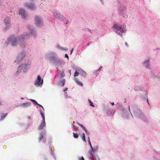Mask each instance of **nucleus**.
Wrapping results in <instances>:
<instances>
[{
  "instance_id": "obj_1",
  "label": "nucleus",
  "mask_w": 160,
  "mask_h": 160,
  "mask_svg": "<svg viewBox=\"0 0 160 160\" xmlns=\"http://www.w3.org/2000/svg\"><path fill=\"white\" fill-rule=\"evenodd\" d=\"M29 32H24L22 34L18 36H12L8 39V43L10 44L12 46L19 45L21 48H25L27 47V44L24 39L30 37H35L37 33L35 29L31 25L28 26Z\"/></svg>"
},
{
  "instance_id": "obj_2",
  "label": "nucleus",
  "mask_w": 160,
  "mask_h": 160,
  "mask_svg": "<svg viewBox=\"0 0 160 160\" xmlns=\"http://www.w3.org/2000/svg\"><path fill=\"white\" fill-rule=\"evenodd\" d=\"M128 109L132 118H140L145 122L148 121L147 117L136 105L132 104L129 106Z\"/></svg>"
},
{
  "instance_id": "obj_3",
  "label": "nucleus",
  "mask_w": 160,
  "mask_h": 160,
  "mask_svg": "<svg viewBox=\"0 0 160 160\" xmlns=\"http://www.w3.org/2000/svg\"><path fill=\"white\" fill-rule=\"evenodd\" d=\"M112 28L118 35L121 37L122 36L123 33H125L127 31L125 25H121L118 23L114 24Z\"/></svg>"
},
{
  "instance_id": "obj_4",
  "label": "nucleus",
  "mask_w": 160,
  "mask_h": 160,
  "mask_svg": "<svg viewBox=\"0 0 160 160\" xmlns=\"http://www.w3.org/2000/svg\"><path fill=\"white\" fill-rule=\"evenodd\" d=\"M31 64V62L29 60L26 61L24 63L19 66L18 67V71L22 70L23 72H27L30 68Z\"/></svg>"
},
{
  "instance_id": "obj_5",
  "label": "nucleus",
  "mask_w": 160,
  "mask_h": 160,
  "mask_svg": "<svg viewBox=\"0 0 160 160\" xmlns=\"http://www.w3.org/2000/svg\"><path fill=\"white\" fill-rule=\"evenodd\" d=\"M26 56V52H20L17 57L16 60L14 62V64H18Z\"/></svg>"
},
{
  "instance_id": "obj_6",
  "label": "nucleus",
  "mask_w": 160,
  "mask_h": 160,
  "mask_svg": "<svg viewBox=\"0 0 160 160\" xmlns=\"http://www.w3.org/2000/svg\"><path fill=\"white\" fill-rule=\"evenodd\" d=\"M34 84L37 87H42L43 83V79L38 75L37 76L34 82Z\"/></svg>"
},
{
  "instance_id": "obj_7",
  "label": "nucleus",
  "mask_w": 160,
  "mask_h": 160,
  "mask_svg": "<svg viewBox=\"0 0 160 160\" xmlns=\"http://www.w3.org/2000/svg\"><path fill=\"white\" fill-rule=\"evenodd\" d=\"M104 110L106 113L110 116H113L115 112V110L110 108L108 107V105H107V107L104 108Z\"/></svg>"
},
{
  "instance_id": "obj_8",
  "label": "nucleus",
  "mask_w": 160,
  "mask_h": 160,
  "mask_svg": "<svg viewBox=\"0 0 160 160\" xmlns=\"http://www.w3.org/2000/svg\"><path fill=\"white\" fill-rule=\"evenodd\" d=\"M35 24L38 27H40L42 24L43 21L42 17L39 16H36L34 18Z\"/></svg>"
},
{
  "instance_id": "obj_9",
  "label": "nucleus",
  "mask_w": 160,
  "mask_h": 160,
  "mask_svg": "<svg viewBox=\"0 0 160 160\" xmlns=\"http://www.w3.org/2000/svg\"><path fill=\"white\" fill-rule=\"evenodd\" d=\"M47 57L49 59H54L58 57V55L57 53L55 52H51L48 53L47 55Z\"/></svg>"
},
{
  "instance_id": "obj_10",
  "label": "nucleus",
  "mask_w": 160,
  "mask_h": 160,
  "mask_svg": "<svg viewBox=\"0 0 160 160\" xmlns=\"http://www.w3.org/2000/svg\"><path fill=\"white\" fill-rule=\"evenodd\" d=\"M142 64L146 68L148 69H150V58H148L145 59L142 62Z\"/></svg>"
},
{
  "instance_id": "obj_11",
  "label": "nucleus",
  "mask_w": 160,
  "mask_h": 160,
  "mask_svg": "<svg viewBox=\"0 0 160 160\" xmlns=\"http://www.w3.org/2000/svg\"><path fill=\"white\" fill-rule=\"evenodd\" d=\"M19 14L20 15L22 18L25 19L27 18L28 16L27 13L23 9H20L19 11Z\"/></svg>"
},
{
  "instance_id": "obj_12",
  "label": "nucleus",
  "mask_w": 160,
  "mask_h": 160,
  "mask_svg": "<svg viewBox=\"0 0 160 160\" xmlns=\"http://www.w3.org/2000/svg\"><path fill=\"white\" fill-rule=\"evenodd\" d=\"M24 6L25 7L31 10H33L36 9L35 5L32 3L26 2L24 4Z\"/></svg>"
},
{
  "instance_id": "obj_13",
  "label": "nucleus",
  "mask_w": 160,
  "mask_h": 160,
  "mask_svg": "<svg viewBox=\"0 0 160 160\" xmlns=\"http://www.w3.org/2000/svg\"><path fill=\"white\" fill-rule=\"evenodd\" d=\"M88 157L90 160H100L98 156H93L92 152H88Z\"/></svg>"
},
{
  "instance_id": "obj_14",
  "label": "nucleus",
  "mask_w": 160,
  "mask_h": 160,
  "mask_svg": "<svg viewBox=\"0 0 160 160\" xmlns=\"http://www.w3.org/2000/svg\"><path fill=\"white\" fill-rule=\"evenodd\" d=\"M54 16L56 18L60 20L64 21L66 20V19L64 17L59 13H56L54 15Z\"/></svg>"
},
{
  "instance_id": "obj_15",
  "label": "nucleus",
  "mask_w": 160,
  "mask_h": 160,
  "mask_svg": "<svg viewBox=\"0 0 160 160\" xmlns=\"http://www.w3.org/2000/svg\"><path fill=\"white\" fill-rule=\"evenodd\" d=\"M65 63V62L63 60H61L58 61H57L55 62L54 64L57 67L60 66L62 67Z\"/></svg>"
},
{
  "instance_id": "obj_16",
  "label": "nucleus",
  "mask_w": 160,
  "mask_h": 160,
  "mask_svg": "<svg viewBox=\"0 0 160 160\" xmlns=\"http://www.w3.org/2000/svg\"><path fill=\"white\" fill-rule=\"evenodd\" d=\"M66 80L63 78H60L57 82V85L59 86L63 87L65 82Z\"/></svg>"
},
{
  "instance_id": "obj_17",
  "label": "nucleus",
  "mask_w": 160,
  "mask_h": 160,
  "mask_svg": "<svg viewBox=\"0 0 160 160\" xmlns=\"http://www.w3.org/2000/svg\"><path fill=\"white\" fill-rule=\"evenodd\" d=\"M31 105V103L28 102L21 103L19 106L23 108H27L30 107Z\"/></svg>"
},
{
  "instance_id": "obj_18",
  "label": "nucleus",
  "mask_w": 160,
  "mask_h": 160,
  "mask_svg": "<svg viewBox=\"0 0 160 160\" xmlns=\"http://www.w3.org/2000/svg\"><path fill=\"white\" fill-rule=\"evenodd\" d=\"M77 70L79 72L80 74L82 76L84 77H86L87 75V73L82 69L78 68L77 69Z\"/></svg>"
},
{
  "instance_id": "obj_19",
  "label": "nucleus",
  "mask_w": 160,
  "mask_h": 160,
  "mask_svg": "<svg viewBox=\"0 0 160 160\" xmlns=\"http://www.w3.org/2000/svg\"><path fill=\"white\" fill-rule=\"evenodd\" d=\"M4 23L6 26L8 28L10 26V19L9 17H6L4 19Z\"/></svg>"
},
{
  "instance_id": "obj_20",
  "label": "nucleus",
  "mask_w": 160,
  "mask_h": 160,
  "mask_svg": "<svg viewBox=\"0 0 160 160\" xmlns=\"http://www.w3.org/2000/svg\"><path fill=\"white\" fill-rule=\"evenodd\" d=\"M45 134L46 132L45 131H43L40 133V136L38 138L39 141H40L42 138H44Z\"/></svg>"
},
{
  "instance_id": "obj_21",
  "label": "nucleus",
  "mask_w": 160,
  "mask_h": 160,
  "mask_svg": "<svg viewBox=\"0 0 160 160\" xmlns=\"http://www.w3.org/2000/svg\"><path fill=\"white\" fill-rule=\"evenodd\" d=\"M73 79L78 85L81 87H82L83 86V84L82 83L79 81L77 78H74Z\"/></svg>"
},
{
  "instance_id": "obj_22",
  "label": "nucleus",
  "mask_w": 160,
  "mask_h": 160,
  "mask_svg": "<svg viewBox=\"0 0 160 160\" xmlns=\"http://www.w3.org/2000/svg\"><path fill=\"white\" fill-rule=\"evenodd\" d=\"M45 126V121H42L41 124L38 127L39 130H41Z\"/></svg>"
},
{
  "instance_id": "obj_23",
  "label": "nucleus",
  "mask_w": 160,
  "mask_h": 160,
  "mask_svg": "<svg viewBox=\"0 0 160 160\" xmlns=\"http://www.w3.org/2000/svg\"><path fill=\"white\" fill-rule=\"evenodd\" d=\"M122 116L124 118L128 119L129 118V115L127 112L125 111L123 112Z\"/></svg>"
},
{
  "instance_id": "obj_24",
  "label": "nucleus",
  "mask_w": 160,
  "mask_h": 160,
  "mask_svg": "<svg viewBox=\"0 0 160 160\" xmlns=\"http://www.w3.org/2000/svg\"><path fill=\"white\" fill-rule=\"evenodd\" d=\"M98 146L97 145L94 146L92 150L90 152H92H92H94L97 151L98 149Z\"/></svg>"
},
{
  "instance_id": "obj_25",
  "label": "nucleus",
  "mask_w": 160,
  "mask_h": 160,
  "mask_svg": "<svg viewBox=\"0 0 160 160\" xmlns=\"http://www.w3.org/2000/svg\"><path fill=\"white\" fill-rule=\"evenodd\" d=\"M40 112L42 119L43 121H45V117L44 113L41 110H40Z\"/></svg>"
},
{
  "instance_id": "obj_26",
  "label": "nucleus",
  "mask_w": 160,
  "mask_h": 160,
  "mask_svg": "<svg viewBox=\"0 0 160 160\" xmlns=\"http://www.w3.org/2000/svg\"><path fill=\"white\" fill-rule=\"evenodd\" d=\"M8 113H4L2 114L1 115V119H3L7 115Z\"/></svg>"
},
{
  "instance_id": "obj_27",
  "label": "nucleus",
  "mask_w": 160,
  "mask_h": 160,
  "mask_svg": "<svg viewBox=\"0 0 160 160\" xmlns=\"http://www.w3.org/2000/svg\"><path fill=\"white\" fill-rule=\"evenodd\" d=\"M65 74L64 73V71H61L59 73V76L61 77H63L65 76Z\"/></svg>"
},
{
  "instance_id": "obj_28",
  "label": "nucleus",
  "mask_w": 160,
  "mask_h": 160,
  "mask_svg": "<svg viewBox=\"0 0 160 160\" xmlns=\"http://www.w3.org/2000/svg\"><path fill=\"white\" fill-rule=\"evenodd\" d=\"M88 102L89 103H90V105L91 106L93 107H95V106H94V105L93 104V103H92V101L90 100V99H88Z\"/></svg>"
},
{
  "instance_id": "obj_29",
  "label": "nucleus",
  "mask_w": 160,
  "mask_h": 160,
  "mask_svg": "<svg viewBox=\"0 0 160 160\" xmlns=\"http://www.w3.org/2000/svg\"><path fill=\"white\" fill-rule=\"evenodd\" d=\"M81 137H82V140L83 141L86 142V140L85 139V134L84 133H83L82 134V135L81 136Z\"/></svg>"
},
{
  "instance_id": "obj_30",
  "label": "nucleus",
  "mask_w": 160,
  "mask_h": 160,
  "mask_svg": "<svg viewBox=\"0 0 160 160\" xmlns=\"http://www.w3.org/2000/svg\"><path fill=\"white\" fill-rule=\"evenodd\" d=\"M79 72L76 70V71L74 72V77H76L78 76Z\"/></svg>"
},
{
  "instance_id": "obj_31",
  "label": "nucleus",
  "mask_w": 160,
  "mask_h": 160,
  "mask_svg": "<svg viewBox=\"0 0 160 160\" xmlns=\"http://www.w3.org/2000/svg\"><path fill=\"white\" fill-rule=\"evenodd\" d=\"M64 96L66 98H69L70 97L68 96V93L67 92H65L64 93Z\"/></svg>"
},
{
  "instance_id": "obj_32",
  "label": "nucleus",
  "mask_w": 160,
  "mask_h": 160,
  "mask_svg": "<svg viewBox=\"0 0 160 160\" xmlns=\"http://www.w3.org/2000/svg\"><path fill=\"white\" fill-rule=\"evenodd\" d=\"M82 30L85 32H88L90 31V30L88 28H84Z\"/></svg>"
},
{
  "instance_id": "obj_33",
  "label": "nucleus",
  "mask_w": 160,
  "mask_h": 160,
  "mask_svg": "<svg viewBox=\"0 0 160 160\" xmlns=\"http://www.w3.org/2000/svg\"><path fill=\"white\" fill-rule=\"evenodd\" d=\"M73 137H74V138H77L78 137V135L77 133H75L74 132H73Z\"/></svg>"
},
{
  "instance_id": "obj_34",
  "label": "nucleus",
  "mask_w": 160,
  "mask_h": 160,
  "mask_svg": "<svg viewBox=\"0 0 160 160\" xmlns=\"http://www.w3.org/2000/svg\"><path fill=\"white\" fill-rule=\"evenodd\" d=\"M124 45L127 48H128L129 47V45L128 43L127 42H125L124 43Z\"/></svg>"
},
{
  "instance_id": "obj_35",
  "label": "nucleus",
  "mask_w": 160,
  "mask_h": 160,
  "mask_svg": "<svg viewBox=\"0 0 160 160\" xmlns=\"http://www.w3.org/2000/svg\"><path fill=\"white\" fill-rule=\"evenodd\" d=\"M78 125L80 127H81L83 130H84L86 128L85 127L83 126V125L82 124H81L78 123Z\"/></svg>"
},
{
  "instance_id": "obj_36",
  "label": "nucleus",
  "mask_w": 160,
  "mask_h": 160,
  "mask_svg": "<svg viewBox=\"0 0 160 160\" xmlns=\"http://www.w3.org/2000/svg\"><path fill=\"white\" fill-rule=\"evenodd\" d=\"M30 100L33 102H35L36 104H38V103L37 102L35 101V100H33V99H30Z\"/></svg>"
},
{
  "instance_id": "obj_37",
  "label": "nucleus",
  "mask_w": 160,
  "mask_h": 160,
  "mask_svg": "<svg viewBox=\"0 0 160 160\" xmlns=\"http://www.w3.org/2000/svg\"><path fill=\"white\" fill-rule=\"evenodd\" d=\"M102 68V67L100 66L99 67V68L97 71V72H100Z\"/></svg>"
},
{
  "instance_id": "obj_38",
  "label": "nucleus",
  "mask_w": 160,
  "mask_h": 160,
  "mask_svg": "<svg viewBox=\"0 0 160 160\" xmlns=\"http://www.w3.org/2000/svg\"><path fill=\"white\" fill-rule=\"evenodd\" d=\"M84 130L86 134H89V132L87 130V129L86 128Z\"/></svg>"
},
{
  "instance_id": "obj_39",
  "label": "nucleus",
  "mask_w": 160,
  "mask_h": 160,
  "mask_svg": "<svg viewBox=\"0 0 160 160\" xmlns=\"http://www.w3.org/2000/svg\"><path fill=\"white\" fill-rule=\"evenodd\" d=\"M79 160H84L83 157H80L78 158Z\"/></svg>"
},
{
  "instance_id": "obj_40",
  "label": "nucleus",
  "mask_w": 160,
  "mask_h": 160,
  "mask_svg": "<svg viewBox=\"0 0 160 160\" xmlns=\"http://www.w3.org/2000/svg\"><path fill=\"white\" fill-rule=\"evenodd\" d=\"M37 105H39V106H40V107H41L43 109V110H44V108L43 107L42 105H41L39 104H37Z\"/></svg>"
},
{
  "instance_id": "obj_41",
  "label": "nucleus",
  "mask_w": 160,
  "mask_h": 160,
  "mask_svg": "<svg viewBox=\"0 0 160 160\" xmlns=\"http://www.w3.org/2000/svg\"><path fill=\"white\" fill-rule=\"evenodd\" d=\"M65 57L67 58L68 59V55H67V54H65Z\"/></svg>"
},
{
  "instance_id": "obj_42",
  "label": "nucleus",
  "mask_w": 160,
  "mask_h": 160,
  "mask_svg": "<svg viewBox=\"0 0 160 160\" xmlns=\"http://www.w3.org/2000/svg\"><path fill=\"white\" fill-rule=\"evenodd\" d=\"M99 1L100 2L102 3H103V0H99Z\"/></svg>"
},
{
  "instance_id": "obj_43",
  "label": "nucleus",
  "mask_w": 160,
  "mask_h": 160,
  "mask_svg": "<svg viewBox=\"0 0 160 160\" xmlns=\"http://www.w3.org/2000/svg\"><path fill=\"white\" fill-rule=\"evenodd\" d=\"M89 145H90V147H91V150H92V148H92V145H91V144H89Z\"/></svg>"
},
{
  "instance_id": "obj_44",
  "label": "nucleus",
  "mask_w": 160,
  "mask_h": 160,
  "mask_svg": "<svg viewBox=\"0 0 160 160\" xmlns=\"http://www.w3.org/2000/svg\"><path fill=\"white\" fill-rule=\"evenodd\" d=\"M88 142L89 144H91V142H90V140H88Z\"/></svg>"
},
{
  "instance_id": "obj_45",
  "label": "nucleus",
  "mask_w": 160,
  "mask_h": 160,
  "mask_svg": "<svg viewBox=\"0 0 160 160\" xmlns=\"http://www.w3.org/2000/svg\"><path fill=\"white\" fill-rule=\"evenodd\" d=\"M111 104L113 106V105H114V102H112L111 103Z\"/></svg>"
},
{
  "instance_id": "obj_46",
  "label": "nucleus",
  "mask_w": 160,
  "mask_h": 160,
  "mask_svg": "<svg viewBox=\"0 0 160 160\" xmlns=\"http://www.w3.org/2000/svg\"><path fill=\"white\" fill-rule=\"evenodd\" d=\"M73 48H72L71 51V54L72 53V52H73Z\"/></svg>"
},
{
  "instance_id": "obj_47",
  "label": "nucleus",
  "mask_w": 160,
  "mask_h": 160,
  "mask_svg": "<svg viewBox=\"0 0 160 160\" xmlns=\"http://www.w3.org/2000/svg\"><path fill=\"white\" fill-rule=\"evenodd\" d=\"M68 90V88H66L65 90L64 91V92H65V91H67V90Z\"/></svg>"
},
{
  "instance_id": "obj_48",
  "label": "nucleus",
  "mask_w": 160,
  "mask_h": 160,
  "mask_svg": "<svg viewBox=\"0 0 160 160\" xmlns=\"http://www.w3.org/2000/svg\"><path fill=\"white\" fill-rule=\"evenodd\" d=\"M69 73H70V75H71V70H69Z\"/></svg>"
},
{
  "instance_id": "obj_49",
  "label": "nucleus",
  "mask_w": 160,
  "mask_h": 160,
  "mask_svg": "<svg viewBox=\"0 0 160 160\" xmlns=\"http://www.w3.org/2000/svg\"><path fill=\"white\" fill-rule=\"evenodd\" d=\"M2 102L0 101V105L2 104Z\"/></svg>"
},
{
  "instance_id": "obj_50",
  "label": "nucleus",
  "mask_w": 160,
  "mask_h": 160,
  "mask_svg": "<svg viewBox=\"0 0 160 160\" xmlns=\"http://www.w3.org/2000/svg\"><path fill=\"white\" fill-rule=\"evenodd\" d=\"M21 99H24V98H22V97H21Z\"/></svg>"
},
{
  "instance_id": "obj_51",
  "label": "nucleus",
  "mask_w": 160,
  "mask_h": 160,
  "mask_svg": "<svg viewBox=\"0 0 160 160\" xmlns=\"http://www.w3.org/2000/svg\"><path fill=\"white\" fill-rule=\"evenodd\" d=\"M28 118L29 119H30V117H28Z\"/></svg>"
},
{
  "instance_id": "obj_52",
  "label": "nucleus",
  "mask_w": 160,
  "mask_h": 160,
  "mask_svg": "<svg viewBox=\"0 0 160 160\" xmlns=\"http://www.w3.org/2000/svg\"><path fill=\"white\" fill-rule=\"evenodd\" d=\"M88 140H90L89 137L88 138Z\"/></svg>"
},
{
  "instance_id": "obj_53",
  "label": "nucleus",
  "mask_w": 160,
  "mask_h": 160,
  "mask_svg": "<svg viewBox=\"0 0 160 160\" xmlns=\"http://www.w3.org/2000/svg\"><path fill=\"white\" fill-rule=\"evenodd\" d=\"M121 14L122 15H123V14H122V13H121Z\"/></svg>"
},
{
  "instance_id": "obj_54",
  "label": "nucleus",
  "mask_w": 160,
  "mask_h": 160,
  "mask_svg": "<svg viewBox=\"0 0 160 160\" xmlns=\"http://www.w3.org/2000/svg\"><path fill=\"white\" fill-rule=\"evenodd\" d=\"M57 68L58 70V68H57Z\"/></svg>"
},
{
  "instance_id": "obj_55",
  "label": "nucleus",
  "mask_w": 160,
  "mask_h": 160,
  "mask_svg": "<svg viewBox=\"0 0 160 160\" xmlns=\"http://www.w3.org/2000/svg\"><path fill=\"white\" fill-rule=\"evenodd\" d=\"M74 126V125L72 126V127H73Z\"/></svg>"
},
{
  "instance_id": "obj_56",
  "label": "nucleus",
  "mask_w": 160,
  "mask_h": 160,
  "mask_svg": "<svg viewBox=\"0 0 160 160\" xmlns=\"http://www.w3.org/2000/svg\"><path fill=\"white\" fill-rule=\"evenodd\" d=\"M159 49V50H160V48H159V49Z\"/></svg>"
}]
</instances>
